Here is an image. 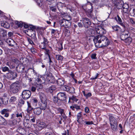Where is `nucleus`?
I'll use <instances>...</instances> for the list:
<instances>
[{"label": "nucleus", "instance_id": "obj_1", "mask_svg": "<svg viewBox=\"0 0 135 135\" xmlns=\"http://www.w3.org/2000/svg\"><path fill=\"white\" fill-rule=\"evenodd\" d=\"M95 46L97 47L104 48L108 46L110 42L107 37L103 35H98L93 39Z\"/></svg>", "mask_w": 135, "mask_h": 135}, {"label": "nucleus", "instance_id": "obj_2", "mask_svg": "<svg viewBox=\"0 0 135 135\" xmlns=\"http://www.w3.org/2000/svg\"><path fill=\"white\" fill-rule=\"evenodd\" d=\"M21 87L19 82L17 81L13 83L9 86L10 91L12 93L15 94L17 93L19 91Z\"/></svg>", "mask_w": 135, "mask_h": 135}, {"label": "nucleus", "instance_id": "obj_3", "mask_svg": "<svg viewBox=\"0 0 135 135\" xmlns=\"http://www.w3.org/2000/svg\"><path fill=\"white\" fill-rule=\"evenodd\" d=\"M92 3L90 2H88L86 5V7L88 9L86 11V15L89 17L93 18L94 16L92 14V11L93 9Z\"/></svg>", "mask_w": 135, "mask_h": 135}, {"label": "nucleus", "instance_id": "obj_4", "mask_svg": "<svg viewBox=\"0 0 135 135\" xmlns=\"http://www.w3.org/2000/svg\"><path fill=\"white\" fill-rule=\"evenodd\" d=\"M130 35V34L128 31L124 30L121 32L120 37L121 40L123 41L128 37H129Z\"/></svg>", "mask_w": 135, "mask_h": 135}, {"label": "nucleus", "instance_id": "obj_5", "mask_svg": "<svg viewBox=\"0 0 135 135\" xmlns=\"http://www.w3.org/2000/svg\"><path fill=\"white\" fill-rule=\"evenodd\" d=\"M31 95V91L28 90H23L21 94L22 98L24 100H27L29 99Z\"/></svg>", "mask_w": 135, "mask_h": 135}, {"label": "nucleus", "instance_id": "obj_6", "mask_svg": "<svg viewBox=\"0 0 135 135\" xmlns=\"http://www.w3.org/2000/svg\"><path fill=\"white\" fill-rule=\"evenodd\" d=\"M120 5V3H119L117 5V8L120 9L123 7V11L124 13H128L129 11V6L127 3H125L122 4H121V6L120 7H119V6Z\"/></svg>", "mask_w": 135, "mask_h": 135}, {"label": "nucleus", "instance_id": "obj_7", "mask_svg": "<svg viewBox=\"0 0 135 135\" xmlns=\"http://www.w3.org/2000/svg\"><path fill=\"white\" fill-rule=\"evenodd\" d=\"M17 74L16 72L12 71L11 70L8 73L7 76L10 80H13L17 76Z\"/></svg>", "mask_w": 135, "mask_h": 135}, {"label": "nucleus", "instance_id": "obj_8", "mask_svg": "<svg viewBox=\"0 0 135 135\" xmlns=\"http://www.w3.org/2000/svg\"><path fill=\"white\" fill-rule=\"evenodd\" d=\"M57 97L59 100L61 102L65 100L67 98L66 94L65 92L59 93L57 95Z\"/></svg>", "mask_w": 135, "mask_h": 135}, {"label": "nucleus", "instance_id": "obj_9", "mask_svg": "<svg viewBox=\"0 0 135 135\" xmlns=\"http://www.w3.org/2000/svg\"><path fill=\"white\" fill-rule=\"evenodd\" d=\"M82 21L84 27L86 28H88L91 24V22L88 18H83L82 19Z\"/></svg>", "mask_w": 135, "mask_h": 135}, {"label": "nucleus", "instance_id": "obj_10", "mask_svg": "<svg viewBox=\"0 0 135 135\" xmlns=\"http://www.w3.org/2000/svg\"><path fill=\"white\" fill-rule=\"evenodd\" d=\"M96 34L98 33L100 35L105 34L106 31L104 29L102 26H99L96 28Z\"/></svg>", "mask_w": 135, "mask_h": 135}, {"label": "nucleus", "instance_id": "obj_11", "mask_svg": "<svg viewBox=\"0 0 135 135\" xmlns=\"http://www.w3.org/2000/svg\"><path fill=\"white\" fill-rule=\"evenodd\" d=\"M117 19L116 17H115V18L118 23L122 26L124 29H126V27L125 25V23L124 22H122V20L121 18L118 15H117Z\"/></svg>", "mask_w": 135, "mask_h": 135}, {"label": "nucleus", "instance_id": "obj_12", "mask_svg": "<svg viewBox=\"0 0 135 135\" xmlns=\"http://www.w3.org/2000/svg\"><path fill=\"white\" fill-rule=\"evenodd\" d=\"M25 67L22 64H19L17 66L16 69L18 73H22L23 72Z\"/></svg>", "mask_w": 135, "mask_h": 135}, {"label": "nucleus", "instance_id": "obj_13", "mask_svg": "<svg viewBox=\"0 0 135 135\" xmlns=\"http://www.w3.org/2000/svg\"><path fill=\"white\" fill-rule=\"evenodd\" d=\"M15 23L18 27H22L23 26L26 28H28V26L27 24L23 23L22 21L19 22L18 21H16L15 22Z\"/></svg>", "mask_w": 135, "mask_h": 135}, {"label": "nucleus", "instance_id": "obj_14", "mask_svg": "<svg viewBox=\"0 0 135 135\" xmlns=\"http://www.w3.org/2000/svg\"><path fill=\"white\" fill-rule=\"evenodd\" d=\"M86 33L90 35V37H94L96 34V30H94L92 29H89L87 30Z\"/></svg>", "mask_w": 135, "mask_h": 135}, {"label": "nucleus", "instance_id": "obj_15", "mask_svg": "<svg viewBox=\"0 0 135 135\" xmlns=\"http://www.w3.org/2000/svg\"><path fill=\"white\" fill-rule=\"evenodd\" d=\"M47 74H46L45 76L46 77V79L48 80L49 83H53L54 82V81H52L51 80V76H52V74L50 72H47Z\"/></svg>", "mask_w": 135, "mask_h": 135}, {"label": "nucleus", "instance_id": "obj_16", "mask_svg": "<svg viewBox=\"0 0 135 135\" xmlns=\"http://www.w3.org/2000/svg\"><path fill=\"white\" fill-rule=\"evenodd\" d=\"M10 111L9 109H5L2 110L0 112V113L2 115L4 114V117H7L9 116V112Z\"/></svg>", "mask_w": 135, "mask_h": 135}, {"label": "nucleus", "instance_id": "obj_17", "mask_svg": "<svg viewBox=\"0 0 135 135\" xmlns=\"http://www.w3.org/2000/svg\"><path fill=\"white\" fill-rule=\"evenodd\" d=\"M33 113L36 115H39L42 112V109L40 107H37L33 109Z\"/></svg>", "mask_w": 135, "mask_h": 135}, {"label": "nucleus", "instance_id": "obj_18", "mask_svg": "<svg viewBox=\"0 0 135 135\" xmlns=\"http://www.w3.org/2000/svg\"><path fill=\"white\" fill-rule=\"evenodd\" d=\"M109 120L110 124H114L117 123V120L115 118L111 115H109Z\"/></svg>", "mask_w": 135, "mask_h": 135}, {"label": "nucleus", "instance_id": "obj_19", "mask_svg": "<svg viewBox=\"0 0 135 135\" xmlns=\"http://www.w3.org/2000/svg\"><path fill=\"white\" fill-rule=\"evenodd\" d=\"M6 42L8 44L9 46L12 47L14 45L16 44L14 41L11 38L7 39L6 41Z\"/></svg>", "mask_w": 135, "mask_h": 135}, {"label": "nucleus", "instance_id": "obj_20", "mask_svg": "<svg viewBox=\"0 0 135 135\" xmlns=\"http://www.w3.org/2000/svg\"><path fill=\"white\" fill-rule=\"evenodd\" d=\"M39 95L40 98L41 102L46 101L47 98L45 95L42 92H39Z\"/></svg>", "mask_w": 135, "mask_h": 135}, {"label": "nucleus", "instance_id": "obj_21", "mask_svg": "<svg viewBox=\"0 0 135 135\" xmlns=\"http://www.w3.org/2000/svg\"><path fill=\"white\" fill-rule=\"evenodd\" d=\"M8 124L11 127H15L17 124V121L15 119L10 120L8 121Z\"/></svg>", "mask_w": 135, "mask_h": 135}, {"label": "nucleus", "instance_id": "obj_22", "mask_svg": "<svg viewBox=\"0 0 135 135\" xmlns=\"http://www.w3.org/2000/svg\"><path fill=\"white\" fill-rule=\"evenodd\" d=\"M7 124L6 120L2 116L0 115V125L6 126Z\"/></svg>", "mask_w": 135, "mask_h": 135}, {"label": "nucleus", "instance_id": "obj_23", "mask_svg": "<svg viewBox=\"0 0 135 135\" xmlns=\"http://www.w3.org/2000/svg\"><path fill=\"white\" fill-rule=\"evenodd\" d=\"M53 100L54 103L58 105H61V102L59 100L57 97H54L53 98Z\"/></svg>", "mask_w": 135, "mask_h": 135}, {"label": "nucleus", "instance_id": "obj_24", "mask_svg": "<svg viewBox=\"0 0 135 135\" xmlns=\"http://www.w3.org/2000/svg\"><path fill=\"white\" fill-rule=\"evenodd\" d=\"M47 104L46 101L41 102V103L40 106V108H41L42 110H45L47 108Z\"/></svg>", "mask_w": 135, "mask_h": 135}, {"label": "nucleus", "instance_id": "obj_25", "mask_svg": "<svg viewBox=\"0 0 135 135\" xmlns=\"http://www.w3.org/2000/svg\"><path fill=\"white\" fill-rule=\"evenodd\" d=\"M47 126V125L45 123L42 122H40L38 124V127H39V129H40V130L45 128Z\"/></svg>", "mask_w": 135, "mask_h": 135}, {"label": "nucleus", "instance_id": "obj_26", "mask_svg": "<svg viewBox=\"0 0 135 135\" xmlns=\"http://www.w3.org/2000/svg\"><path fill=\"white\" fill-rule=\"evenodd\" d=\"M27 108L26 111L28 113H30V111L32 110H33V108L31 106L30 103L28 101H27Z\"/></svg>", "mask_w": 135, "mask_h": 135}, {"label": "nucleus", "instance_id": "obj_27", "mask_svg": "<svg viewBox=\"0 0 135 135\" xmlns=\"http://www.w3.org/2000/svg\"><path fill=\"white\" fill-rule=\"evenodd\" d=\"M1 25L2 26L6 28H8L10 27V25L6 21H2Z\"/></svg>", "mask_w": 135, "mask_h": 135}, {"label": "nucleus", "instance_id": "obj_28", "mask_svg": "<svg viewBox=\"0 0 135 135\" xmlns=\"http://www.w3.org/2000/svg\"><path fill=\"white\" fill-rule=\"evenodd\" d=\"M57 84L59 86H62L64 84V79H63L59 78L56 81Z\"/></svg>", "mask_w": 135, "mask_h": 135}, {"label": "nucleus", "instance_id": "obj_29", "mask_svg": "<svg viewBox=\"0 0 135 135\" xmlns=\"http://www.w3.org/2000/svg\"><path fill=\"white\" fill-rule=\"evenodd\" d=\"M37 81L38 83H44L45 81V78L43 76H40L37 78Z\"/></svg>", "mask_w": 135, "mask_h": 135}, {"label": "nucleus", "instance_id": "obj_30", "mask_svg": "<svg viewBox=\"0 0 135 135\" xmlns=\"http://www.w3.org/2000/svg\"><path fill=\"white\" fill-rule=\"evenodd\" d=\"M17 131L19 133L23 134L25 133V130L23 128L20 127L17 128Z\"/></svg>", "mask_w": 135, "mask_h": 135}, {"label": "nucleus", "instance_id": "obj_31", "mask_svg": "<svg viewBox=\"0 0 135 135\" xmlns=\"http://www.w3.org/2000/svg\"><path fill=\"white\" fill-rule=\"evenodd\" d=\"M70 108L72 109L73 110H74L75 108L76 110H80L81 108L78 105H74L70 107Z\"/></svg>", "mask_w": 135, "mask_h": 135}, {"label": "nucleus", "instance_id": "obj_32", "mask_svg": "<svg viewBox=\"0 0 135 135\" xmlns=\"http://www.w3.org/2000/svg\"><path fill=\"white\" fill-rule=\"evenodd\" d=\"M127 43L128 44H130L132 41V39L130 37V35L129 36L127 37V38L123 41Z\"/></svg>", "mask_w": 135, "mask_h": 135}, {"label": "nucleus", "instance_id": "obj_33", "mask_svg": "<svg viewBox=\"0 0 135 135\" xmlns=\"http://www.w3.org/2000/svg\"><path fill=\"white\" fill-rule=\"evenodd\" d=\"M111 129L114 131H116L117 130L118 123L110 124Z\"/></svg>", "mask_w": 135, "mask_h": 135}, {"label": "nucleus", "instance_id": "obj_34", "mask_svg": "<svg viewBox=\"0 0 135 135\" xmlns=\"http://www.w3.org/2000/svg\"><path fill=\"white\" fill-rule=\"evenodd\" d=\"M65 28H69L71 26V22L70 21L66 20L65 19Z\"/></svg>", "mask_w": 135, "mask_h": 135}, {"label": "nucleus", "instance_id": "obj_35", "mask_svg": "<svg viewBox=\"0 0 135 135\" xmlns=\"http://www.w3.org/2000/svg\"><path fill=\"white\" fill-rule=\"evenodd\" d=\"M31 28V31L30 33V35L36 34V32L35 31V30H34V29L35 30L36 29V27L34 26H32V27Z\"/></svg>", "mask_w": 135, "mask_h": 135}, {"label": "nucleus", "instance_id": "obj_36", "mask_svg": "<svg viewBox=\"0 0 135 135\" xmlns=\"http://www.w3.org/2000/svg\"><path fill=\"white\" fill-rule=\"evenodd\" d=\"M15 116L17 117H21V118H22V112H18L17 111H16L15 112Z\"/></svg>", "mask_w": 135, "mask_h": 135}, {"label": "nucleus", "instance_id": "obj_37", "mask_svg": "<svg viewBox=\"0 0 135 135\" xmlns=\"http://www.w3.org/2000/svg\"><path fill=\"white\" fill-rule=\"evenodd\" d=\"M112 29L115 31H118L120 28V27L117 25L113 26H112Z\"/></svg>", "mask_w": 135, "mask_h": 135}, {"label": "nucleus", "instance_id": "obj_38", "mask_svg": "<svg viewBox=\"0 0 135 135\" xmlns=\"http://www.w3.org/2000/svg\"><path fill=\"white\" fill-rule=\"evenodd\" d=\"M56 59L58 60L62 61L64 57L60 55H56Z\"/></svg>", "mask_w": 135, "mask_h": 135}, {"label": "nucleus", "instance_id": "obj_39", "mask_svg": "<svg viewBox=\"0 0 135 135\" xmlns=\"http://www.w3.org/2000/svg\"><path fill=\"white\" fill-rule=\"evenodd\" d=\"M1 69L2 71L4 72L8 71L9 72L11 70L9 69L8 67L6 66L1 67Z\"/></svg>", "mask_w": 135, "mask_h": 135}, {"label": "nucleus", "instance_id": "obj_40", "mask_svg": "<svg viewBox=\"0 0 135 135\" xmlns=\"http://www.w3.org/2000/svg\"><path fill=\"white\" fill-rule=\"evenodd\" d=\"M8 99L6 97H4L2 99V101L3 104H7L8 102Z\"/></svg>", "mask_w": 135, "mask_h": 135}, {"label": "nucleus", "instance_id": "obj_41", "mask_svg": "<svg viewBox=\"0 0 135 135\" xmlns=\"http://www.w3.org/2000/svg\"><path fill=\"white\" fill-rule=\"evenodd\" d=\"M60 25L61 26H64L65 28L66 25L65 22V19H63L60 21Z\"/></svg>", "mask_w": 135, "mask_h": 135}, {"label": "nucleus", "instance_id": "obj_42", "mask_svg": "<svg viewBox=\"0 0 135 135\" xmlns=\"http://www.w3.org/2000/svg\"><path fill=\"white\" fill-rule=\"evenodd\" d=\"M50 9L52 12H56L57 11V7L56 6H50Z\"/></svg>", "mask_w": 135, "mask_h": 135}, {"label": "nucleus", "instance_id": "obj_43", "mask_svg": "<svg viewBox=\"0 0 135 135\" xmlns=\"http://www.w3.org/2000/svg\"><path fill=\"white\" fill-rule=\"evenodd\" d=\"M1 31V36H2L3 37L6 36L7 35L6 31L2 29Z\"/></svg>", "mask_w": 135, "mask_h": 135}, {"label": "nucleus", "instance_id": "obj_44", "mask_svg": "<svg viewBox=\"0 0 135 135\" xmlns=\"http://www.w3.org/2000/svg\"><path fill=\"white\" fill-rule=\"evenodd\" d=\"M17 100V98L15 96L12 97H11L10 99L9 100V102H15Z\"/></svg>", "mask_w": 135, "mask_h": 135}, {"label": "nucleus", "instance_id": "obj_45", "mask_svg": "<svg viewBox=\"0 0 135 135\" xmlns=\"http://www.w3.org/2000/svg\"><path fill=\"white\" fill-rule=\"evenodd\" d=\"M56 88L55 86L53 85L49 87V89L51 92H52L53 91L56 90Z\"/></svg>", "mask_w": 135, "mask_h": 135}, {"label": "nucleus", "instance_id": "obj_46", "mask_svg": "<svg viewBox=\"0 0 135 135\" xmlns=\"http://www.w3.org/2000/svg\"><path fill=\"white\" fill-rule=\"evenodd\" d=\"M11 60L13 62L17 64H18L19 62V60L16 58L12 57L11 58Z\"/></svg>", "mask_w": 135, "mask_h": 135}, {"label": "nucleus", "instance_id": "obj_47", "mask_svg": "<svg viewBox=\"0 0 135 135\" xmlns=\"http://www.w3.org/2000/svg\"><path fill=\"white\" fill-rule=\"evenodd\" d=\"M46 44H43V42H42L41 44L40 45L39 47L41 49L44 50L46 48Z\"/></svg>", "mask_w": 135, "mask_h": 135}, {"label": "nucleus", "instance_id": "obj_48", "mask_svg": "<svg viewBox=\"0 0 135 135\" xmlns=\"http://www.w3.org/2000/svg\"><path fill=\"white\" fill-rule=\"evenodd\" d=\"M42 37L44 40L43 42H42L43 43L47 45L49 42L48 39L43 36Z\"/></svg>", "mask_w": 135, "mask_h": 135}, {"label": "nucleus", "instance_id": "obj_49", "mask_svg": "<svg viewBox=\"0 0 135 135\" xmlns=\"http://www.w3.org/2000/svg\"><path fill=\"white\" fill-rule=\"evenodd\" d=\"M36 89L38 90L40 89H42L43 88V86L41 84H37L36 85Z\"/></svg>", "mask_w": 135, "mask_h": 135}, {"label": "nucleus", "instance_id": "obj_50", "mask_svg": "<svg viewBox=\"0 0 135 135\" xmlns=\"http://www.w3.org/2000/svg\"><path fill=\"white\" fill-rule=\"evenodd\" d=\"M70 86L66 85H64L63 86V89L64 90L68 91L69 90Z\"/></svg>", "mask_w": 135, "mask_h": 135}, {"label": "nucleus", "instance_id": "obj_51", "mask_svg": "<svg viewBox=\"0 0 135 135\" xmlns=\"http://www.w3.org/2000/svg\"><path fill=\"white\" fill-rule=\"evenodd\" d=\"M30 36L31 38L34 41H36L37 40V38L36 37V34L31 35H29Z\"/></svg>", "mask_w": 135, "mask_h": 135}, {"label": "nucleus", "instance_id": "obj_52", "mask_svg": "<svg viewBox=\"0 0 135 135\" xmlns=\"http://www.w3.org/2000/svg\"><path fill=\"white\" fill-rule=\"evenodd\" d=\"M81 112L79 113L77 115V122H79V120H80L79 119L80 118L81 116Z\"/></svg>", "mask_w": 135, "mask_h": 135}, {"label": "nucleus", "instance_id": "obj_53", "mask_svg": "<svg viewBox=\"0 0 135 135\" xmlns=\"http://www.w3.org/2000/svg\"><path fill=\"white\" fill-rule=\"evenodd\" d=\"M68 91L72 93H75V91L74 88L73 87H70L69 90Z\"/></svg>", "mask_w": 135, "mask_h": 135}, {"label": "nucleus", "instance_id": "obj_54", "mask_svg": "<svg viewBox=\"0 0 135 135\" xmlns=\"http://www.w3.org/2000/svg\"><path fill=\"white\" fill-rule=\"evenodd\" d=\"M27 40L28 41V42L29 43L32 45V46L33 45H35V44L33 43V40H31V39L30 38H27Z\"/></svg>", "mask_w": 135, "mask_h": 135}, {"label": "nucleus", "instance_id": "obj_55", "mask_svg": "<svg viewBox=\"0 0 135 135\" xmlns=\"http://www.w3.org/2000/svg\"><path fill=\"white\" fill-rule=\"evenodd\" d=\"M45 51V53L46 55H47L49 57H50L49 55L50 53V50L49 49H46V48L44 50Z\"/></svg>", "mask_w": 135, "mask_h": 135}, {"label": "nucleus", "instance_id": "obj_56", "mask_svg": "<svg viewBox=\"0 0 135 135\" xmlns=\"http://www.w3.org/2000/svg\"><path fill=\"white\" fill-rule=\"evenodd\" d=\"M70 31L69 30L66 29L65 32V33L66 34L65 36H69L70 35Z\"/></svg>", "mask_w": 135, "mask_h": 135}, {"label": "nucleus", "instance_id": "obj_57", "mask_svg": "<svg viewBox=\"0 0 135 135\" xmlns=\"http://www.w3.org/2000/svg\"><path fill=\"white\" fill-rule=\"evenodd\" d=\"M99 74L98 73H96L95 76H92L90 78V79L95 80L98 77Z\"/></svg>", "mask_w": 135, "mask_h": 135}, {"label": "nucleus", "instance_id": "obj_58", "mask_svg": "<svg viewBox=\"0 0 135 135\" xmlns=\"http://www.w3.org/2000/svg\"><path fill=\"white\" fill-rule=\"evenodd\" d=\"M96 55L97 54L96 53L93 54L91 55V57L92 59H97Z\"/></svg>", "mask_w": 135, "mask_h": 135}, {"label": "nucleus", "instance_id": "obj_59", "mask_svg": "<svg viewBox=\"0 0 135 135\" xmlns=\"http://www.w3.org/2000/svg\"><path fill=\"white\" fill-rule=\"evenodd\" d=\"M37 4L38 6H40V4L42 1V0H34Z\"/></svg>", "mask_w": 135, "mask_h": 135}, {"label": "nucleus", "instance_id": "obj_60", "mask_svg": "<svg viewBox=\"0 0 135 135\" xmlns=\"http://www.w3.org/2000/svg\"><path fill=\"white\" fill-rule=\"evenodd\" d=\"M91 93H88L87 94H86L85 97L86 99H87L88 98L91 97Z\"/></svg>", "mask_w": 135, "mask_h": 135}, {"label": "nucleus", "instance_id": "obj_61", "mask_svg": "<svg viewBox=\"0 0 135 135\" xmlns=\"http://www.w3.org/2000/svg\"><path fill=\"white\" fill-rule=\"evenodd\" d=\"M70 99L75 102H76L78 100V99L76 98V97L74 96H73L70 98Z\"/></svg>", "mask_w": 135, "mask_h": 135}, {"label": "nucleus", "instance_id": "obj_62", "mask_svg": "<svg viewBox=\"0 0 135 135\" xmlns=\"http://www.w3.org/2000/svg\"><path fill=\"white\" fill-rule=\"evenodd\" d=\"M85 110L86 113H88L89 112V109L88 107H86L85 108Z\"/></svg>", "mask_w": 135, "mask_h": 135}, {"label": "nucleus", "instance_id": "obj_63", "mask_svg": "<svg viewBox=\"0 0 135 135\" xmlns=\"http://www.w3.org/2000/svg\"><path fill=\"white\" fill-rule=\"evenodd\" d=\"M66 16V20L70 21L71 20V17L70 15H68Z\"/></svg>", "mask_w": 135, "mask_h": 135}, {"label": "nucleus", "instance_id": "obj_64", "mask_svg": "<svg viewBox=\"0 0 135 135\" xmlns=\"http://www.w3.org/2000/svg\"><path fill=\"white\" fill-rule=\"evenodd\" d=\"M67 134L68 135H69V131L67 130V131H65L64 133H62V135H66Z\"/></svg>", "mask_w": 135, "mask_h": 135}]
</instances>
